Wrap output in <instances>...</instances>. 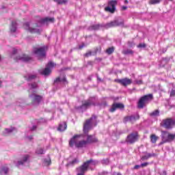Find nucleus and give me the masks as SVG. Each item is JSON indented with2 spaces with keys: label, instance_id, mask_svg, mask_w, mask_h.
Returning a JSON list of instances; mask_svg holds the SVG:
<instances>
[{
  "label": "nucleus",
  "instance_id": "f257e3e1",
  "mask_svg": "<svg viewBox=\"0 0 175 175\" xmlns=\"http://www.w3.org/2000/svg\"><path fill=\"white\" fill-rule=\"evenodd\" d=\"M97 163L98 161L96 160L90 159L87 161L86 162L83 163L81 166L77 168V175H85V172L88 170V167H90V165H97Z\"/></svg>",
  "mask_w": 175,
  "mask_h": 175
},
{
  "label": "nucleus",
  "instance_id": "f03ea898",
  "mask_svg": "<svg viewBox=\"0 0 175 175\" xmlns=\"http://www.w3.org/2000/svg\"><path fill=\"white\" fill-rule=\"evenodd\" d=\"M81 135H75L69 142V146L70 147H73L75 146L77 148H81L83 147H85L87 144H88V142L85 140L83 141H79V139H80Z\"/></svg>",
  "mask_w": 175,
  "mask_h": 175
},
{
  "label": "nucleus",
  "instance_id": "7ed1b4c3",
  "mask_svg": "<svg viewBox=\"0 0 175 175\" xmlns=\"http://www.w3.org/2000/svg\"><path fill=\"white\" fill-rule=\"evenodd\" d=\"M152 100V94H147L144 96H142L137 103L138 109H144L146 107V105H148L150 102Z\"/></svg>",
  "mask_w": 175,
  "mask_h": 175
},
{
  "label": "nucleus",
  "instance_id": "20e7f679",
  "mask_svg": "<svg viewBox=\"0 0 175 175\" xmlns=\"http://www.w3.org/2000/svg\"><path fill=\"white\" fill-rule=\"evenodd\" d=\"M175 139V133L172 134L168 131H161V144H165V143H171Z\"/></svg>",
  "mask_w": 175,
  "mask_h": 175
},
{
  "label": "nucleus",
  "instance_id": "39448f33",
  "mask_svg": "<svg viewBox=\"0 0 175 175\" xmlns=\"http://www.w3.org/2000/svg\"><path fill=\"white\" fill-rule=\"evenodd\" d=\"M30 25H31L28 22L24 23L25 29H26V31H29L31 33H40V32H42L40 29L35 28V27H40L38 23L33 25V27H31Z\"/></svg>",
  "mask_w": 175,
  "mask_h": 175
},
{
  "label": "nucleus",
  "instance_id": "423d86ee",
  "mask_svg": "<svg viewBox=\"0 0 175 175\" xmlns=\"http://www.w3.org/2000/svg\"><path fill=\"white\" fill-rule=\"evenodd\" d=\"M94 122H96V116L95 115H93L90 120H86L83 126V132L85 133H87V132H88V129H91L92 128Z\"/></svg>",
  "mask_w": 175,
  "mask_h": 175
},
{
  "label": "nucleus",
  "instance_id": "0eeeda50",
  "mask_svg": "<svg viewBox=\"0 0 175 175\" xmlns=\"http://www.w3.org/2000/svg\"><path fill=\"white\" fill-rule=\"evenodd\" d=\"M55 66V64L53 62H49L46 65V67L44 69H41L39 70V73L43 76H49L51 73V69Z\"/></svg>",
  "mask_w": 175,
  "mask_h": 175
},
{
  "label": "nucleus",
  "instance_id": "6e6552de",
  "mask_svg": "<svg viewBox=\"0 0 175 175\" xmlns=\"http://www.w3.org/2000/svg\"><path fill=\"white\" fill-rule=\"evenodd\" d=\"M29 98L31 100L32 105L34 106H38V105H40V102L43 100V97L42 96L35 93L29 94Z\"/></svg>",
  "mask_w": 175,
  "mask_h": 175
},
{
  "label": "nucleus",
  "instance_id": "1a4fd4ad",
  "mask_svg": "<svg viewBox=\"0 0 175 175\" xmlns=\"http://www.w3.org/2000/svg\"><path fill=\"white\" fill-rule=\"evenodd\" d=\"M174 124L175 120L172 118L164 119L161 122V125L163 126V128H165V129H172V128L174 126Z\"/></svg>",
  "mask_w": 175,
  "mask_h": 175
},
{
  "label": "nucleus",
  "instance_id": "9d476101",
  "mask_svg": "<svg viewBox=\"0 0 175 175\" xmlns=\"http://www.w3.org/2000/svg\"><path fill=\"white\" fill-rule=\"evenodd\" d=\"M117 0H111L108 2V6L105 7V12H109V13H114L116 12V6H117L118 3Z\"/></svg>",
  "mask_w": 175,
  "mask_h": 175
},
{
  "label": "nucleus",
  "instance_id": "9b49d317",
  "mask_svg": "<svg viewBox=\"0 0 175 175\" xmlns=\"http://www.w3.org/2000/svg\"><path fill=\"white\" fill-rule=\"evenodd\" d=\"M95 97H90L80 107V109H88L91 106H95Z\"/></svg>",
  "mask_w": 175,
  "mask_h": 175
},
{
  "label": "nucleus",
  "instance_id": "f8f14e48",
  "mask_svg": "<svg viewBox=\"0 0 175 175\" xmlns=\"http://www.w3.org/2000/svg\"><path fill=\"white\" fill-rule=\"evenodd\" d=\"M47 50V46H44L40 48H35L33 49L34 54H36L38 57H46V51Z\"/></svg>",
  "mask_w": 175,
  "mask_h": 175
},
{
  "label": "nucleus",
  "instance_id": "ddd939ff",
  "mask_svg": "<svg viewBox=\"0 0 175 175\" xmlns=\"http://www.w3.org/2000/svg\"><path fill=\"white\" fill-rule=\"evenodd\" d=\"M29 154H24L22 156L21 160L18 161V162L16 164V166L17 167H20V166H23L25 165V163H27V162H29Z\"/></svg>",
  "mask_w": 175,
  "mask_h": 175
},
{
  "label": "nucleus",
  "instance_id": "4468645a",
  "mask_svg": "<svg viewBox=\"0 0 175 175\" xmlns=\"http://www.w3.org/2000/svg\"><path fill=\"white\" fill-rule=\"evenodd\" d=\"M126 142L127 143H129V144H133V143L137 142V133H132L128 135Z\"/></svg>",
  "mask_w": 175,
  "mask_h": 175
},
{
  "label": "nucleus",
  "instance_id": "2eb2a0df",
  "mask_svg": "<svg viewBox=\"0 0 175 175\" xmlns=\"http://www.w3.org/2000/svg\"><path fill=\"white\" fill-rule=\"evenodd\" d=\"M140 118V116H139V114H136V115H132L130 116H126L124 118V122H135V121H136L137 120H139Z\"/></svg>",
  "mask_w": 175,
  "mask_h": 175
},
{
  "label": "nucleus",
  "instance_id": "dca6fc26",
  "mask_svg": "<svg viewBox=\"0 0 175 175\" xmlns=\"http://www.w3.org/2000/svg\"><path fill=\"white\" fill-rule=\"evenodd\" d=\"M116 81H117V83H119V84L124 85V87H126V85H131V84H132V79H129L128 78L116 79Z\"/></svg>",
  "mask_w": 175,
  "mask_h": 175
},
{
  "label": "nucleus",
  "instance_id": "f3484780",
  "mask_svg": "<svg viewBox=\"0 0 175 175\" xmlns=\"http://www.w3.org/2000/svg\"><path fill=\"white\" fill-rule=\"evenodd\" d=\"M124 106L122 103H114L111 107L109 109V111L111 113H114L117 110V109H124Z\"/></svg>",
  "mask_w": 175,
  "mask_h": 175
},
{
  "label": "nucleus",
  "instance_id": "a211bd4d",
  "mask_svg": "<svg viewBox=\"0 0 175 175\" xmlns=\"http://www.w3.org/2000/svg\"><path fill=\"white\" fill-rule=\"evenodd\" d=\"M16 61H21L22 62H28L31 61V57L28 55H21L16 57Z\"/></svg>",
  "mask_w": 175,
  "mask_h": 175
},
{
  "label": "nucleus",
  "instance_id": "6ab92c4d",
  "mask_svg": "<svg viewBox=\"0 0 175 175\" xmlns=\"http://www.w3.org/2000/svg\"><path fill=\"white\" fill-rule=\"evenodd\" d=\"M16 131V128L14 127H10L9 129H5V130L2 132V135L3 136H9L10 133H12Z\"/></svg>",
  "mask_w": 175,
  "mask_h": 175
},
{
  "label": "nucleus",
  "instance_id": "aec40b11",
  "mask_svg": "<svg viewBox=\"0 0 175 175\" xmlns=\"http://www.w3.org/2000/svg\"><path fill=\"white\" fill-rule=\"evenodd\" d=\"M48 23H54V18L46 17L39 21V24H48Z\"/></svg>",
  "mask_w": 175,
  "mask_h": 175
},
{
  "label": "nucleus",
  "instance_id": "412c9836",
  "mask_svg": "<svg viewBox=\"0 0 175 175\" xmlns=\"http://www.w3.org/2000/svg\"><path fill=\"white\" fill-rule=\"evenodd\" d=\"M10 31L11 33H14L17 31V22H16V21L12 22Z\"/></svg>",
  "mask_w": 175,
  "mask_h": 175
},
{
  "label": "nucleus",
  "instance_id": "4be33fe9",
  "mask_svg": "<svg viewBox=\"0 0 175 175\" xmlns=\"http://www.w3.org/2000/svg\"><path fill=\"white\" fill-rule=\"evenodd\" d=\"M152 157H157V154L152 152V153H147L146 155L142 157V161H147V159H150V158H152Z\"/></svg>",
  "mask_w": 175,
  "mask_h": 175
},
{
  "label": "nucleus",
  "instance_id": "5701e85b",
  "mask_svg": "<svg viewBox=\"0 0 175 175\" xmlns=\"http://www.w3.org/2000/svg\"><path fill=\"white\" fill-rule=\"evenodd\" d=\"M36 88H38V83L36 82L29 83V92H35Z\"/></svg>",
  "mask_w": 175,
  "mask_h": 175
},
{
  "label": "nucleus",
  "instance_id": "b1692460",
  "mask_svg": "<svg viewBox=\"0 0 175 175\" xmlns=\"http://www.w3.org/2000/svg\"><path fill=\"white\" fill-rule=\"evenodd\" d=\"M67 127H68V126L66 125V122H64L59 124L57 131H59V132H64V131H65Z\"/></svg>",
  "mask_w": 175,
  "mask_h": 175
},
{
  "label": "nucleus",
  "instance_id": "393cba45",
  "mask_svg": "<svg viewBox=\"0 0 175 175\" xmlns=\"http://www.w3.org/2000/svg\"><path fill=\"white\" fill-rule=\"evenodd\" d=\"M25 80H27V81H33V80H35V79H36V75H27L25 76Z\"/></svg>",
  "mask_w": 175,
  "mask_h": 175
},
{
  "label": "nucleus",
  "instance_id": "a878e982",
  "mask_svg": "<svg viewBox=\"0 0 175 175\" xmlns=\"http://www.w3.org/2000/svg\"><path fill=\"white\" fill-rule=\"evenodd\" d=\"M87 142H88V143H95V142H98V139H96V137H95V136L88 135Z\"/></svg>",
  "mask_w": 175,
  "mask_h": 175
},
{
  "label": "nucleus",
  "instance_id": "bb28decb",
  "mask_svg": "<svg viewBox=\"0 0 175 175\" xmlns=\"http://www.w3.org/2000/svg\"><path fill=\"white\" fill-rule=\"evenodd\" d=\"M115 23L116 24V27H124V19L117 18L115 20Z\"/></svg>",
  "mask_w": 175,
  "mask_h": 175
},
{
  "label": "nucleus",
  "instance_id": "cd10ccee",
  "mask_svg": "<svg viewBox=\"0 0 175 175\" xmlns=\"http://www.w3.org/2000/svg\"><path fill=\"white\" fill-rule=\"evenodd\" d=\"M101 27H102V25H100L99 24L93 25L89 27L88 30L89 31H98V29H99Z\"/></svg>",
  "mask_w": 175,
  "mask_h": 175
},
{
  "label": "nucleus",
  "instance_id": "c85d7f7f",
  "mask_svg": "<svg viewBox=\"0 0 175 175\" xmlns=\"http://www.w3.org/2000/svg\"><path fill=\"white\" fill-rule=\"evenodd\" d=\"M105 28H113L114 27H117V25L116 23V20L107 23L105 25Z\"/></svg>",
  "mask_w": 175,
  "mask_h": 175
},
{
  "label": "nucleus",
  "instance_id": "c756f323",
  "mask_svg": "<svg viewBox=\"0 0 175 175\" xmlns=\"http://www.w3.org/2000/svg\"><path fill=\"white\" fill-rule=\"evenodd\" d=\"M55 84L57 83H66V77H64L63 78L57 77L54 81Z\"/></svg>",
  "mask_w": 175,
  "mask_h": 175
},
{
  "label": "nucleus",
  "instance_id": "7c9ffc66",
  "mask_svg": "<svg viewBox=\"0 0 175 175\" xmlns=\"http://www.w3.org/2000/svg\"><path fill=\"white\" fill-rule=\"evenodd\" d=\"M158 139H159V137L157 135H155V134H152L150 135V142L151 143H152V144H155V143H157V140H158Z\"/></svg>",
  "mask_w": 175,
  "mask_h": 175
},
{
  "label": "nucleus",
  "instance_id": "2f4dec72",
  "mask_svg": "<svg viewBox=\"0 0 175 175\" xmlns=\"http://www.w3.org/2000/svg\"><path fill=\"white\" fill-rule=\"evenodd\" d=\"M8 172H9V168L8 167L2 166L0 168V174H8Z\"/></svg>",
  "mask_w": 175,
  "mask_h": 175
},
{
  "label": "nucleus",
  "instance_id": "473e14b6",
  "mask_svg": "<svg viewBox=\"0 0 175 175\" xmlns=\"http://www.w3.org/2000/svg\"><path fill=\"white\" fill-rule=\"evenodd\" d=\"M149 116L150 117H159V110L156 109V110L153 111L152 112L149 113Z\"/></svg>",
  "mask_w": 175,
  "mask_h": 175
},
{
  "label": "nucleus",
  "instance_id": "72a5a7b5",
  "mask_svg": "<svg viewBox=\"0 0 175 175\" xmlns=\"http://www.w3.org/2000/svg\"><path fill=\"white\" fill-rule=\"evenodd\" d=\"M122 53L124 54V55H131L133 54V51L131 49H124L123 50Z\"/></svg>",
  "mask_w": 175,
  "mask_h": 175
},
{
  "label": "nucleus",
  "instance_id": "f704fd0d",
  "mask_svg": "<svg viewBox=\"0 0 175 175\" xmlns=\"http://www.w3.org/2000/svg\"><path fill=\"white\" fill-rule=\"evenodd\" d=\"M55 2H57V5H66L68 3V0H54Z\"/></svg>",
  "mask_w": 175,
  "mask_h": 175
},
{
  "label": "nucleus",
  "instance_id": "c9c22d12",
  "mask_svg": "<svg viewBox=\"0 0 175 175\" xmlns=\"http://www.w3.org/2000/svg\"><path fill=\"white\" fill-rule=\"evenodd\" d=\"M44 166H50L51 165V159L50 158L44 159Z\"/></svg>",
  "mask_w": 175,
  "mask_h": 175
},
{
  "label": "nucleus",
  "instance_id": "e433bc0d",
  "mask_svg": "<svg viewBox=\"0 0 175 175\" xmlns=\"http://www.w3.org/2000/svg\"><path fill=\"white\" fill-rule=\"evenodd\" d=\"M36 153L38 155H42V154H44V150H43V148H37V149H36Z\"/></svg>",
  "mask_w": 175,
  "mask_h": 175
},
{
  "label": "nucleus",
  "instance_id": "4c0bfd02",
  "mask_svg": "<svg viewBox=\"0 0 175 175\" xmlns=\"http://www.w3.org/2000/svg\"><path fill=\"white\" fill-rule=\"evenodd\" d=\"M16 106H18V107H24V106H25V103H24V101L20 100L16 103Z\"/></svg>",
  "mask_w": 175,
  "mask_h": 175
},
{
  "label": "nucleus",
  "instance_id": "58836bf2",
  "mask_svg": "<svg viewBox=\"0 0 175 175\" xmlns=\"http://www.w3.org/2000/svg\"><path fill=\"white\" fill-rule=\"evenodd\" d=\"M106 53L109 55L110 54H113V53H114V47H110V48H108L107 50H106Z\"/></svg>",
  "mask_w": 175,
  "mask_h": 175
},
{
  "label": "nucleus",
  "instance_id": "ea45409f",
  "mask_svg": "<svg viewBox=\"0 0 175 175\" xmlns=\"http://www.w3.org/2000/svg\"><path fill=\"white\" fill-rule=\"evenodd\" d=\"M76 163H79V160H77V159H74L72 161L68 163L66 166H70V165H73Z\"/></svg>",
  "mask_w": 175,
  "mask_h": 175
},
{
  "label": "nucleus",
  "instance_id": "a19ab883",
  "mask_svg": "<svg viewBox=\"0 0 175 175\" xmlns=\"http://www.w3.org/2000/svg\"><path fill=\"white\" fill-rule=\"evenodd\" d=\"M161 2V0H150V5H157Z\"/></svg>",
  "mask_w": 175,
  "mask_h": 175
},
{
  "label": "nucleus",
  "instance_id": "79ce46f5",
  "mask_svg": "<svg viewBox=\"0 0 175 175\" xmlns=\"http://www.w3.org/2000/svg\"><path fill=\"white\" fill-rule=\"evenodd\" d=\"M96 52L89 51L85 54V57H91V55H95Z\"/></svg>",
  "mask_w": 175,
  "mask_h": 175
},
{
  "label": "nucleus",
  "instance_id": "37998d69",
  "mask_svg": "<svg viewBox=\"0 0 175 175\" xmlns=\"http://www.w3.org/2000/svg\"><path fill=\"white\" fill-rule=\"evenodd\" d=\"M109 159H104L101 161L103 165H109Z\"/></svg>",
  "mask_w": 175,
  "mask_h": 175
},
{
  "label": "nucleus",
  "instance_id": "c03bdc74",
  "mask_svg": "<svg viewBox=\"0 0 175 175\" xmlns=\"http://www.w3.org/2000/svg\"><path fill=\"white\" fill-rule=\"evenodd\" d=\"M138 49H144L146 48V44H139L137 46Z\"/></svg>",
  "mask_w": 175,
  "mask_h": 175
},
{
  "label": "nucleus",
  "instance_id": "a18cd8bd",
  "mask_svg": "<svg viewBox=\"0 0 175 175\" xmlns=\"http://www.w3.org/2000/svg\"><path fill=\"white\" fill-rule=\"evenodd\" d=\"M135 84H138V85H140L141 84H143V81H142V80H135Z\"/></svg>",
  "mask_w": 175,
  "mask_h": 175
},
{
  "label": "nucleus",
  "instance_id": "49530a36",
  "mask_svg": "<svg viewBox=\"0 0 175 175\" xmlns=\"http://www.w3.org/2000/svg\"><path fill=\"white\" fill-rule=\"evenodd\" d=\"M109 174V172L107 171H103L102 172L98 173V175H107Z\"/></svg>",
  "mask_w": 175,
  "mask_h": 175
},
{
  "label": "nucleus",
  "instance_id": "de8ad7c7",
  "mask_svg": "<svg viewBox=\"0 0 175 175\" xmlns=\"http://www.w3.org/2000/svg\"><path fill=\"white\" fill-rule=\"evenodd\" d=\"M170 96H175V90L174 89L170 92Z\"/></svg>",
  "mask_w": 175,
  "mask_h": 175
},
{
  "label": "nucleus",
  "instance_id": "09e8293b",
  "mask_svg": "<svg viewBox=\"0 0 175 175\" xmlns=\"http://www.w3.org/2000/svg\"><path fill=\"white\" fill-rule=\"evenodd\" d=\"M148 163H143L141 164V167H146V166H148Z\"/></svg>",
  "mask_w": 175,
  "mask_h": 175
},
{
  "label": "nucleus",
  "instance_id": "8fccbe9b",
  "mask_svg": "<svg viewBox=\"0 0 175 175\" xmlns=\"http://www.w3.org/2000/svg\"><path fill=\"white\" fill-rule=\"evenodd\" d=\"M139 167H142L141 165H136L135 166H134L133 169L137 170L139 169Z\"/></svg>",
  "mask_w": 175,
  "mask_h": 175
},
{
  "label": "nucleus",
  "instance_id": "3c124183",
  "mask_svg": "<svg viewBox=\"0 0 175 175\" xmlns=\"http://www.w3.org/2000/svg\"><path fill=\"white\" fill-rule=\"evenodd\" d=\"M12 54L13 55H14V54H17V49H16L15 48H14L12 49Z\"/></svg>",
  "mask_w": 175,
  "mask_h": 175
},
{
  "label": "nucleus",
  "instance_id": "603ef678",
  "mask_svg": "<svg viewBox=\"0 0 175 175\" xmlns=\"http://www.w3.org/2000/svg\"><path fill=\"white\" fill-rule=\"evenodd\" d=\"M128 9V7L127 6H125V5H123L122 6L121 8V10H126Z\"/></svg>",
  "mask_w": 175,
  "mask_h": 175
},
{
  "label": "nucleus",
  "instance_id": "864d4df0",
  "mask_svg": "<svg viewBox=\"0 0 175 175\" xmlns=\"http://www.w3.org/2000/svg\"><path fill=\"white\" fill-rule=\"evenodd\" d=\"M27 139H28L29 140H32V139H33V137L32 135H30V136H27L26 137Z\"/></svg>",
  "mask_w": 175,
  "mask_h": 175
},
{
  "label": "nucleus",
  "instance_id": "5fc2aeb1",
  "mask_svg": "<svg viewBox=\"0 0 175 175\" xmlns=\"http://www.w3.org/2000/svg\"><path fill=\"white\" fill-rule=\"evenodd\" d=\"M111 175H122V174H121V173H120V172H113L112 173V174Z\"/></svg>",
  "mask_w": 175,
  "mask_h": 175
},
{
  "label": "nucleus",
  "instance_id": "6e6d98bb",
  "mask_svg": "<svg viewBox=\"0 0 175 175\" xmlns=\"http://www.w3.org/2000/svg\"><path fill=\"white\" fill-rule=\"evenodd\" d=\"M36 126H33L32 128L31 129V131H36Z\"/></svg>",
  "mask_w": 175,
  "mask_h": 175
},
{
  "label": "nucleus",
  "instance_id": "4d7b16f0",
  "mask_svg": "<svg viewBox=\"0 0 175 175\" xmlns=\"http://www.w3.org/2000/svg\"><path fill=\"white\" fill-rule=\"evenodd\" d=\"M160 175H166V171H163Z\"/></svg>",
  "mask_w": 175,
  "mask_h": 175
},
{
  "label": "nucleus",
  "instance_id": "13d9d810",
  "mask_svg": "<svg viewBox=\"0 0 175 175\" xmlns=\"http://www.w3.org/2000/svg\"><path fill=\"white\" fill-rule=\"evenodd\" d=\"M83 47H84V44L80 45V46H79V49H83Z\"/></svg>",
  "mask_w": 175,
  "mask_h": 175
},
{
  "label": "nucleus",
  "instance_id": "bf43d9fd",
  "mask_svg": "<svg viewBox=\"0 0 175 175\" xmlns=\"http://www.w3.org/2000/svg\"><path fill=\"white\" fill-rule=\"evenodd\" d=\"M97 80H98V81H102V79H101L100 78H99V77H97Z\"/></svg>",
  "mask_w": 175,
  "mask_h": 175
},
{
  "label": "nucleus",
  "instance_id": "052dcab7",
  "mask_svg": "<svg viewBox=\"0 0 175 175\" xmlns=\"http://www.w3.org/2000/svg\"><path fill=\"white\" fill-rule=\"evenodd\" d=\"M124 3H125V4H128V3H129V1H128V0H125V1H124Z\"/></svg>",
  "mask_w": 175,
  "mask_h": 175
},
{
  "label": "nucleus",
  "instance_id": "680f3d73",
  "mask_svg": "<svg viewBox=\"0 0 175 175\" xmlns=\"http://www.w3.org/2000/svg\"><path fill=\"white\" fill-rule=\"evenodd\" d=\"M134 44H129L130 47H132V46H133Z\"/></svg>",
  "mask_w": 175,
  "mask_h": 175
},
{
  "label": "nucleus",
  "instance_id": "e2e57ef3",
  "mask_svg": "<svg viewBox=\"0 0 175 175\" xmlns=\"http://www.w3.org/2000/svg\"><path fill=\"white\" fill-rule=\"evenodd\" d=\"M0 85H1V81H0Z\"/></svg>",
  "mask_w": 175,
  "mask_h": 175
}]
</instances>
